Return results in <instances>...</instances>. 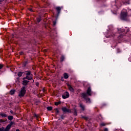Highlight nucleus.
I'll return each instance as SVG.
<instances>
[{"instance_id": "f257e3e1", "label": "nucleus", "mask_w": 131, "mask_h": 131, "mask_svg": "<svg viewBox=\"0 0 131 131\" xmlns=\"http://www.w3.org/2000/svg\"><path fill=\"white\" fill-rule=\"evenodd\" d=\"M119 33L118 36V39H121L123 37L124 35H126V33L129 32V29L127 27H126L125 29H117Z\"/></svg>"}, {"instance_id": "f03ea898", "label": "nucleus", "mask_w": 131, "mask_h": 131, "mask_svg": "<svg viewBox=\"0 0 131 131\" xmlns=\"http://www.w3.org/2000/svg\"><path fill=\"white\" fill-rule=\"evenodd\" d=\"M26 77L25 78H27V80H33V82H34V80H33V75L31 74V71H25Z\"/></svg>"}, {"instance_id": "7ed1b4c3", "label": "nucleus", "mask_w": 131, "mask_h": 131, "mask_svg": "<svg viewBox=\"0 0 131 131\" xmlns=\"http://www.w3.org/2000/svg\"><path fill=\"white\" fill-rule=\"evenodd\" d=\"M14 124H15V122L10 121V123L6 127V128L4 127L0 128V131H10L11 127H12V125H14Z\"/></svg>"}, {"instance_id": "20e7f679", "label": "nucleus", "mask_w": 131, "mask_h": 131, "mask_svg": "<svg viewBox=\"0 0 131 131\" xmlns=\"http://www.w3.org/2000/svg\"><path fill=\"white\" fill-rule=\"evenodd\" d=\"M25 94H26V87H25V86H23L19 91L18 97L19 98H23V97L25 96Z\"/></svg>"}, {"instance_id": "39448f33", "label": "nucleus", "mask_w": 131, "mask_h": 131, "mask_svg": "<svg viewBox=\"0 0 131 131\" xmlns=\"http://www.w3.org/2000/svg\"><path fill=\"white\" fill-rule=\"evenodd\" d=\"M121 19L124 21L127 20V11H126V10H124L121 12Z\"/></svg>"}, {"instance_id": "423d86ee", "label": "nucleus", "mask_w": 131, "mask_h": 131, "mask_svg": "<svg viewBox=\"0 0 131 131\" xmlns=\"http://www.w3.org/2000/svg\"><path fill=\"white\" fill-rule=\"evenodd\" d=\"M113 36H115V32H114V29H110L109 31H107V35L106 36V37L109 38V37H113Z\"/></svg>"}, {"instance_id": "0eeeda50", "label": "nucleus", "mask_w": 131, "mask_h": 131, "mask_svg": "<svg viewBox=\"0 0 131 131\" xmlns=\"http://www.w3.org/2000/svg\"><path fill=\"white\" fill-rule=\"evenodd\" d=\"M82 96L83 99H84L86 101V103L88 104H91L92 103V101H91V99L89 97H88V95H86V94L85 93H82Z\"/></svg>"}, {"instance_id": "6e6552de", "label": "nucleus", "mask_w": 131, "mask_h": 131, "mask_svg": "<svg viewBox=\"0 0 131 131\" xmlns=\"http://www.w3.org/2000/svg\"><path fill=\"white\" fill-rule=\"evenodd\" d=\"M30 63H31V61L30 60V59L28 58H26L25 59V61L23 62V63H22L23 67L24 68H25V67H27V65H28V64Z\"/></svg>"}, {"instance_id": "1a4fd4ad", "label": "nucleus", "mask_w": 131, "mask_h": 131, "mask_svg": "<svg viewBox=\"0 0 131 131\" xmlns=\"http://www.w3.org/2000/svg\"><path fill=\"white\" fill-rule=\"evenodd\" d=\"M63 9V6L60 7L58 6L56 7L55 9L57 11V17H59L60 14L61 13V10Z\"/></svg>"}, {"instance_id": "9d476101", "label": "nucleus", "mask_w": 131, "mask_h": 131, "mask_svg": "<svg viewBox=\"0 0 131 131\" xmlns=\"http://www.w3.org/2000/svg\"><path fill=\"white\" fill-rule=\"evenodd\" d=\"M27 78H25V77L23 78V82L22 84L23 85H24V86H26L28 85V83H29L30 81L29 80H26Z\"/></svg>"}, {"instance_id": "9b49d317", "label": "nucleus", "mask_w": 131, "mask_h": 131, "mask_svg": "<svg viewBox=\"0 0 131 131\" xmlns=\"http://www.w3.org/2000/svg\"><path fill=\"white\" fill-rule=\"evenodd\" d=\"M70 96L69 92L67 91L63 93V95H62V99H68Z\"/></svg>"}, {"instance_id": "f8f14e48", "label": "nucleus", "mask_w": 131, "mask_h": 131, "mask_svg": "<svg viewBox=\"0 0 131 131\" xmlns=\"http://www.w3.org/2000/svg\"><path fill=\"white\" fill-rule=\"evenodd\" d=\"M85 94L86 96H92V89H91V86L88 88Z\"/></svg>"}, {"instance_id": "ddd939ff", "label": "nucleus", "mask_w": 131, "mask_h": 131, "mask_svg": "<svg viewBox=\"0 0 131 131\" xmlns=\"http://www.w3.org/2000/svg\"><path fill=\"white\" fill-rule=\"evenodd\" d=\"M61 110L63 111V112H64V113H70L71 111L70 110L67 108V107H63L61 108Z\"/></svg>"}, {"instance_id": "4468645a", "label": "nucleus", "mask_w": 131, "mask_h": 131, "mask_svg": "<svg viewBox=\"0 0 131 131\" xmlns=\"http://www.w3.org/2000/svg\"><path fill=\"white\" fill-rule=\"evenodd\" d=\"M67 86L68 87V89L69 90V91H70V92H71L72 93H74V89H73L71 85H70L69 83H67Z\"/></svg>"}, {"instance_id": "2eb2a0df", "label": "nucleus", "mask_w": 131, "mask_h": 131, "mask_svg": "<svg viewBox=\"0 0 131 131\" xmlns=\"http://www.w3.org/2000/svg\"><path fill=\"white\" fill-rule=\"evenodd\" d=\"M79 107L81 108L82 111H84V110H85V106L82 104V103H80Z\"/></svg>"}, {"instance_id": "dca6fc26", "label": "nucleus", "mask_w": 131, "mask_h": 131, "mask_svg": "<svg viewBox=\"0 0 131 131\" xmlns=\"http://www.w3.org/2000/svg\"><path fill=\"white\" fill-rule=\"evenodd\" d=\"M0 116L2 117V118H5L6 117H8V115L5 113H1Z\"/></svg>"}, {"instance_id": "f3484780", "label": "nucleus", "mask_w": 131, "mask_h": 131, "mask_svg": "<svg viewBox=\"0 0 131 131\" xmlns=\"http://www.w3.org/2000/svg\"><path fill=\"white\" fill-rule=\"evenodd\" d=\"M63 77L64 79H68V78H69V75H68L67 73H64L63 74Z\"/></svg>"}, {"instance_id": "a211bd4d", "label": "nucleus", "mask_w": 131, "mask_h": 131, "mask_svg": "<svg viewBox=\"0 0 131 131\" xmlns=\"http://www.w3.org/2000/svg\"><path fill=\"white\" fill-rule=\"evenodd\" d=\"M112 7H113V6H114L115 8H118V7L117 6V2H116V1H115V2H113L112 3Z\"/></svg>"}, {"instance_id": "6ab92c4d", "label": "nucleus", "mask_w": 131, "mask_h": 131, "mask_svg": "<svg viewBox=\"0 0 131 131\" xmlns=\"http://www.w3.org/2000/svg\"><path fill=\"white\" fill-rule=\"evenodd\" d=\"M8 120H10V121H12L13 119H14V117L13 116H7Z\"/></svg>"}, {"instance_id": "aec40b11", "label": "nucleus", "mask_w": 131, "mask_h": 131, "mask_svg": "<svg viewBox=\"0 0 131 131\" xmlns=\"http://www.w3.org/2000/svg\"><path fill=\"white\" fill-rule=\"evenodd\" d=\"M37 23H39L41 21V16H39V17L36 18Z\"/></svg>"}, {"instance_id": "412c9836", "label": "nucleus", "mask_w": 131, "mask_h": 131, "mask_svg": "<svg viewBox=\"0 0 131 131\" xmlns=\"http://www.w3.org/2000/svg\"><path fill=\"white\" fill-rule=\"evenodd\" d=\"M65 60V56L61 55L60 57V62L62 63Z\"/></svg>"}, {"instance_id": "4be33fe9", "label": "nucleus", "mask_w": 131, "mask_h": 131, "mask_svg": "<svg viewBox=\"0 0 131 131\" xmlns=\"http://www.w3.org/2000/svg\"><path fill=\"white\" fill-rule=\"evenodd\" d=\"M23 73H24V72H18L17 73V76H18V77H21V76L23 75Z\"/></svg>"}, {"instance_id": "5701e85b", "label": "nucleus", "mask_w": 131, "mask_h": 131, "mask_svg": "<svg viewBox=\"0 0 131 131\" xmlns=\"http://www.w3.org/2000/svg\"><path fill=\"white\" fill-rule=\"evenodd\" d=\"M54 111H55V114L56 115H58L59 114V113H60V111H59V110L58 108L54 109Z\"/></svg>"}, {"instance_id": "b1692460", "label": "nucleus", "mask_w": 131, "mask_h": 131, "mask_svg": "<svg viewBox=\"0 0 131 131\" xmlns=\"http://www.w3.org/2000/svg\"><path fill=\"white\" fill-rule=\"evenodd\" d=\"M15 92H16V90H11L10 91V95H14V94H15Z\"/></svg>"}, {"instance_id": "393cba45", "label": "nucleus", "mask_w": 131, "mask_h": 131, "mask_svg": "<svg viewBox=\"0 0 131 131\" xmlns=\"http://www.w3.org/2000/svg\"><path fill=\"white\" fill-rule=\"evenodd\" d=\"M74 115L75 116H77V110H76V108L74 109Z\"/></svg>"}, {"instance_id": "a878e982", "label": "nucleus", "mask_w": 131, "mask_h": 131, "mask_svg": "<svg viewBox=\"0 0 131 131\" xmlns=\"http://www.w3.org/2000/svg\"><path fill=\"white\" fill-rule=\"evenodd\" d=\"M7 120V119L4 120L2 119H0V123H5V122H6Z\"/></svg>"}, {"instance_id": "bb28decb", "label": "nucleus", "mask_w": 131, "mask_h": 131, "mask_svg": "<svg viewBox=\"0 0 131 131\" xmlns=\"http://www.w3.org/2000/svg\"><path fill=\"white\" fill-rule=\"evenodd\" d=\"M47 109L48 111H52V110H53V107L52 106H48Z\"/></svg>"}, {"instance_id": "cd10ccee", "label": "nucleus", "mask_w": 131, "mask_h": 131, "mask_svg": "<svg viewBox=\"0 0 131 131\" xmlns=\"http://www.w3.org/2000/svg\"><path fill=\"white\" fill-rule=\"evenodd\" d=\"M66 116H65V115L62 114L61 115H60V118L61 119H62V120H63L64 118H65Z\"/></svg>"}, {"instance_id": "c85d7f7f", "label": "nucleus", "mask_w": 131, "mask_h": 131, "mask_svg": "<svg viewBox=\"0 0 131 131\" xmlns=\"http://www.w3.org/2000/svg\"><path fill=\"white\" fill-rule=\"evenodd\" d=\"M54 104L55 106H58V105H60V104H61V101L55 102Z\"/></svg>"}, {"instance_id": "c756f323", "label": "nucleus", "mask_w": 131, "mask_h": 131, "mask_svg": "<svg viewBox=\"0 0 131 131\" xmlns=\"http://www.w3.org/2000/svg\"><path fill=\"white\" fill-rule=\"evenodd\" d=\"M117 53L118 54H119V53H121V50H120V49L119 48L117 49Z\"/></svg>"}, {"instance_id": "7c9ffc66", "label": "nucleus", "mask_w": 131, "mask_h": 131, "mask_svg": "<svg viewBox=\"0 0 131 131\" xmlns=\"http://www.w3.org/2000/svg\"><path fill=\"white\" fill-rule=\"evenodd\" d=\"M4 68V64L0 63V70Z\"/></svg>"}, {"instance_id": "2f4dec72", "label": "nucleus", "mask_w": 131, "mask_h": 131, "mask_svg": "<svg viewBox=\"0 0 131 131\" xmlns=\"http://www.w3.org/2000/svg\"><path fill=\"white\" fill-rule=\"evenodd\" d=\"M82 118H83V119H85V120H88V119H89V118L85 116H82Z\"/></svg>"}, {"instance_id": "473e14b6", "label": "nucleus", "mask_w": 131, "mask_h": 131, "mask_svg": "<svg viewBox=\"0 0 131 131\" xmlns=\"http://www.w3.org/2000/svg\"><path fill=\"white\" fill-rule=\"evenodd\" d=\"M100 125H101V126H105L106 123H101L100 124Z\"/></svg>"}, {"instance_id": "72a5a7b5", "label": "nucleus", "mask_w": 131, "mask_h": 131, "mask_svg": "<svg viewBox=\"0 0 131 131\" xmlns=\"http://www.w3.org/2000/svg\"><path fill=\"white\" fill-rule=\"evenodd\" d=\"M36 86H39V83L38 82H36L35 83Z\"/></svg>"}, {"instance_id": "f704fd0d", "label": "nucleus", "mask_w": 131, "mask_h": 131, "mask_svg": "<svg viewBox=\"0 0 131 131\" xmlns=\"http://www.w3.org/2000/svg\"><path fill=\"white\" fill-rule=\"evenodd\" d=\"M19 54L21 56H22V55L24 54V53L23 52V51L19 52Z\"/></svg>"}, {"instance_id": "c9c22d12", "label": "nucleus", "mask_w": 131, "mask_h": 131, "mask_svg": "<svg viewBox=\"0 0 131 131\" xmlns=\"http://www.w3.org/2000/svg\"><path fill=\"white\" fill-rule=\"evenodd\" d=\"M53 26H56V24H57V21H53Z\"/></svg>"}, {"instance_id": "e433bc0d", "label": "nucleus", "mask_w": 131, "mask_h": 131, "mask_svg": "<svg viewBox=\"0 0 131 131\" xmlns=\"http://www.w3.org/2000/svg\"><path fill=\"white\" fill-rule=\"evenodd\" d=\"M34 117H36V118H38V116H37V115H36V114H35L34 115Z\"/></svg>"}, {"instance_id": "4c0bfd02", "label": "nucleus", "mask_w": 131, "mask_h": 131, "mask_svg": "<svg viewBox=\"0 0 131 131\" xmlns=\"http://www.w3.org/2000/svg\"><path fill=\"white\" fill-rule=\"evenodd\" d=\"M98 2H102V3H104V2H106V0H98Z\"/></svg>"}, {"instance_id": "58836bf2", "label": "nucleus", "mask_w": 131, "mask_h": 131, "mask_svg": "<svg viewBox=\"0 0 131 131\" xmlns=\"http://www.w3.org/2000/svg\"><path fill=\"white\" fill-rule=\"evenodd\" d=\"M29 10V11H30V12H31L32 13L33 12H34V11H33V10L32 8H30Z\"/></svg>"}, {"instance_id": "ea45409f", "label": "nucleus", "mask_w": 131, "mask_h": 131, "mask_svg": "<svg viewBox=\"0 0 131 131\" xmlns=\"http://www.w3.org/2000/svg\"><path fill=\"white\" fill-rule=\"evenodd\" d=\"M60 80H61V81H64V77H61Z\"/></svg>"}, {"instance_id": "a19ab883", "label": "nucleus", "mask_w": 131, "mask_h": 131, "mask_svg": "<svg viewBox=\"0 0 131 131\" xmlns=\"http://www.w3.org/2000/svg\"><path fill=\"white\" fill-rule=\"evenodd\" d=\"M16 80H17V81H19V80H20V78H19V77L16 78Z\"/></svg>"}, {"instance_id": "79ce46f5", "label": "nucleus", "mask_w": 131, "mask_h": 131, "mask_svg": "<svg viewBox=\"0 0 131 131\" xmlns=\"http://www.w3.org/2000/svg\"><path fill=\"white\" fill-rule=\"evenodd\" d=\"M104 131H109V130H108V128H105L104 129Z\"/></svg>"}, {"instance_id": "37998d69", "label": "nucleus", "mask_w": 131, "mask_h": 131, "mask_svg": "<svg viewBox=\"0 0 131 131\" xmlns=\"http://www.w3.org/2000/svg\"><path fill=\"white\" fill-rule=\"evenodd\" d=\"M3 2H4V0L3 1L0 0V4H3Z\"/></svg>"}, {"instance_id": "c03bdc74", "label": "nucleus", "mask_w": 131, "mask_h": 131, "mask_svg": "<svg viewBox=\"0 0 131 131\" xmlns=\"http://www.w3.org/2000/svg\"><path fill=\"white\" fill-rule=\"evenodd\" d=\"M10 113H11L13 115L14 114V112H13V111H10Z\"/></svg>"}, {"instance_id": "a18cd8bd", "label": "nucleus", "mask_w": 131, "mask_h": 131, "mask_svg": "<svg viewBox=\"0 0 131 131\" xmlns=\"http://www.w3.org/2000/svg\"><path fill=\"white\" fill-rule=\"evenodd\" d=\"M30 120V121H33V118H31Z\"/></svg>"}, {"instance_id": "49530a36", "label": "nucleus", "mask_w": 131, "mask_h": 131, "mask_svg": "<svg viewBox=\"0 0 131 131\" xmlns=\"http://www.w3.org/2000/svg\"><path fill=\"white\" fill-rule=\"evenodd\" d=\"M63 124H67V122H63Z\"/></svg>"}, {"instance_id": "de8ad7c7", "label": "nucleus", "mask_w": 131, "mask_h": 131, "mask_svg": "<svg viewBox=\"0 0 131 131\" xmlns=\"http://www.w3.org/2000/svg\"><path fill=\"white\" fill-rule=\"evenodd\" d=\"M102 106H106V104L105 103L102 104Z\"/></svg>"}, {"instance_id": "09e8293b", "label": "nucleus", "mask_w": 131, "mask_h": 131, "mask_svg": "<svg viewBox=\"0 0 131 131\" xmlns=\"http://www.w3.org/2000/svg\"><path fill=\"white\" fill-rule=\"evenodd\" d=\"M15 131H20V129H17Z\"/></svg>"}, {"instance_id": "8fccbe9b", "label": "nucleus", "mask_w": 131, "mask_h": 131, "mask_svg": "<svg viewBox=\"0 0 131 131\" xmlns=\"http://www.w3.org/2000/svg\"><path fill=\"white\" fill-rule=\"evenodd\" d=\"M99 116H100V117H102V115H99Z\"/></svg>"}, {"instance_id": "3c124183", "label": "nucleus", "mask_w": 131, "mask_h": 131, "mask_svg": "<svg viewBox=\"0 0 131 131\" xmlns=\"http://www.w3.org/2000/svg\"><path fill=\"white\" fill-rule=\"evenodd\" d=\"M31 61H32V60H33L32 58H31Z\"/></svg>"}, {"instance_id": "603ef678", "label": "nucleus", "mask_w": 131, "mask_h": 131, "mask_svg": "<svg viewBox=\"0 0 131 131\" xmlns=\"http://www.w3.org/2000/svg\"><path fill=\"white\" fill-rule=\"evenodd\" d=\"M43 91H45V89H43Z\"/></svg>"}, {"instance_id": "864d4df0", "label": "nucleus", "mask_w": 131, "mask_h": 131, "mask_svg": "<svg viewBox=\"0 0 131 131\" xmlns=\"http://www.w3.org/2000/svg\"><path fill=\"white\" fill-rule=\"evenodd\" d=\"M52 113H54V112H52Z\"/></svg>"}, {"instance_id": "5fc2aeb1", "label": "nucleus", "mask_w": 131, "mask_h": 131, "mask_svg": "<svg viewBox=\"0 0 131 131\" xmlns=\"http://www.w3.org/2000/svg\"><path fill=\"white\" fill-rule=\"evenodd\" d=\"M19 1H22V0H19Z\"/></svg>"}, {"instance_id": "6e6d98bb", "label": "nucleus", "mask_w": 131, "mask_h": 131, "mask_svg": "<svg viewBox=\"0 0 131 131\" xmlns=\"http://www.w3.org/2000/svg\"><path fill=\"white\" fill-rule=\"evenodd\" d=\"M128 1H129V0H128Z\"/></svg>"}]
</instances>
